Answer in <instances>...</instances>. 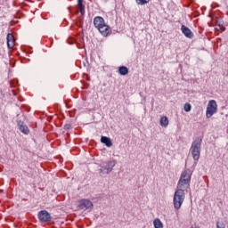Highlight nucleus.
Returning a JSON list of instances; mask_svg holds the SVG:
<instances>
[{
    "label": "nucleus",
    "instance_id": "f257e3e1",
    "mask_svg": "<svg viewBox=\"0 0 228 228\" xmlns=\"http://www.w3.org/2000/svg\"><path fill=\"white\" fill-rule=\"evenodd\" d=\"M94 26L96 28V29H98L99 33H101L102 37H110L111 34V28L106 24L104 18L101 16L94 17Z\"/></svg>",
    "mask_w": 228,
    "mask_h": 228
},
{
    "label": "nucleus",
    "instance_id": "f03ea898",
    "mask_svg": "<svg viewBox=\"0 0 228 228\" xmlns=\"http://www.w3.org/2000/svg\"><path fill=\"white\" fill-rule=\"evenodd\" d=\"M187 189L177 188L175 191L173 198V205L175 209L179 210V208L184 203V199H186V193L184 192Z\"/></svg>",
    "mask_w": 228,
    "mask_h": 228
},
{
    "label": "nucleus",
    "instance_id": "7ed1b4c3",
    "mask_svg": "<svg viewBox=\"0 0 228 228\" xmlns=\"http://www.w3.org/2000/svg\"><path fill=\"white\" fill-rule=\"evenodd\" d=\"M191 181V170L185 169L178 181L177 188H183L184 190H188L190 188V183Z\"/></svg>",
    "mask_w": 228,
    "mask_h": 228
},
{
    "label": "nucleus",
    "instance_id": "20e7f679",
    "mask_svg": "<svg viewBox=\"0 0 228 228\" xmlns=\"http://www.w3.org/2000/svg\"><path fill=\"white\" fill-rule=\"evenodd\" d=\"M202 147V139L201 138H196L191 146V154L194 159V161H199L200 159V151Z\"/></svg>",
    "mask_w": 228,
    "mask_h": 228
},
{
    "label": "nucleus",
    "instance_id": "39448f33",
    "mask_svg": "<svg viewBox=\"0 0 228 228\" xmlns=\"http://www.w3.org/2000/svg\"><path fill=\"white\" fill-rule=\"evenodd\" d=\"M117 165V160H108L106 162L102 163L101 168L99 169L100 175H104L106 174H111L113 172V168Z\"/></svg>",
    "mask_w": 228,
    "mask_h": 228
},
{
    "label": "nucleus",
    "instance_id": "423d86ee",
    "mask_svg": "<svg viewBox=\"0 0 228 228\" xmlns=\"http://www.w3.org/2000/svg\"><path fill=\"white\" fill-rule=\"evenodd\" d=\"M218 111V104H216V101L210 100L207 105L206 117L207 118H211L215 113Z\"/></svg>",
    "mask_w": 228,
    "mask_h": 228
},
{
    "label": "nucleus",
    "instance_id": "0eeeda50",
    "mask_svg": "<svg viewBox=\"0 0 228 228\" xmlns=\"http://www.w3.org/2000/svg\"><path fill=\"white\" fill-rule=\"evenodd\" d=\"M37 218L39 222L43 224H47V222H51L53 220V216H51V214L47 212V210H41L37 214Z\"/></svg>",
    "mask_w": 228,
    "mask_h": 228
},
{
    "label": "nucleus",
    "instance_id": "6e6552de",
    "mask_svg": "<svg viewBox=\"0 0 228 228\" xmlns=\"http://www.w3.org/2000/svg\"><path fill=\"white\" fill-rule=\"evenodd\" d=\"M78 207L80 209H92L94 204L89 200H80L78 201Z\"/></svg>",
    "mask_w": 228,
    "mask_h": 228
},
{
    "label": "nucleus",
    "instance_id": "1a4fd4ad",
    "mask_svg": "<svg viewBox=\"0 0 228 228\" xmlns=\"http://www.w3.org/2000/svg\"><path fill=\"white\" fill-rule=\"evenodd\" d=\"M6 40L8 49H13V47H15V37H13V34H7Z\"/></svg>",
    "mask_w": 228,
    "mask_h": 228
},
{
    "label": "nucleus",
    "instance_id": "9d476101",
    "mask_svg": "<svg viewBox=\"0 0 228 228\" xmlns=\"http://www.w3.org/2000/svg\"><path fill=\"white\" fill-rule=\"evenodd\" d=\"M181 31L186 38H193V32L188 27L182 25Z\"/></svg>",
    "mask_w": 228,
    "mask_h": 228
},
{
    "label": "nucleus",
    "instance_id": "9b49d317",
    "mask_svg": "<svg viewBox=\"0 0 228 228\" xmlns=\"http://www.w3.org/2000/svg\"><path fill=\"white\" fill-rule=\"evenodd\" d=\"M18 126L21 133H23L24 134H29V128H28V126L24 125V122L19 121Z\"/></svg>",
    "mask_w": 228,
    "mask_h": 228
},
{
    "label": "nucleus",
    "instance_id": "f8f14e48",
    "mask_svg": "<svg viewBox=\"0 0 228 228\" xmlns=\"http://www.w3.org/2000/svg\"><path fill=\"white\" fill-rule=\"evenodd\" d=\"M102 143H104L106 147H112L113 142H111V139L110 137L102 136L101 138Z\"/></svg>",
    "mask_w": 228,
    "mask_h": 228
},
{
    "label": "nucleus",
    "instance_id": "ddd939ff",
    "mask_svg": "<svg viewBox=\"0 0 228 228\" xmlns=\"http://www.w3.org/2000/svg\"><path fill=\"white\" fill-rule=\"evenodd\" d=\"M118 72L120 76H127L129 74V69H127L126 66H120L118 68Z\"/></svg>",
    "mask_w": 228,
    "mask_h": 228
},
{
    "label": "nucleus",
    "instance_id": "4468645a",
    "mask_svg": "<svg viewBox=\"0 0 228 228\" xmlns=\"http://www.w3.org/2000/svg\"><path fill=\"white\" fill-rule=\"evenodd\" d=\"M159 124L161 127H167L168 126V118L167 116H164L160 118Z\"/></svg>",
    "mask_w": 228,
    "mask_h": 228
},
{
    "label": "nucleus",
    "instance_id": "2eb2a0df",
    "mask_svg": "<svg viewBox=\"0 0 228 228\" xmlns=\"http://www.w3.org/2000/svg\"><path fill=\"white\" fill-rule=\"evenodd\" d=\"M78 3V10L81 15H85V4H83V0H77Z\"/></svg>",
    "mask_w": 228,
    "mask_h": 228
},
{
    "label": "nucleus",
    "instance_id": "dca6fc26",
    "mask_svg": "<svg viewBox=\"0 0 228 228\" xmlns=\"http://www.w3.org/2000/svg\"><path fill=\"white\" fill-rule=\"evenodd\" d=\"M153 225H154V228H163V223H161V220L159 219H155L153 221Z\"/></svg>",
    "mask_w": 228,
    "mask_h": 228
},
{
    "label": "nucleus",
    "instance_id": "f3484780",
    "mask_svg": "<svg viewBox=\"0 0 228 228\" xmlns=\"http://www.w3.org/2000/svg\"><path fill=\"white\" fill-rule=\"evenodd\" d=\"M183 110H184V111H186V113L191 111V104H190V103H188V102L185 103V104L183 105Z\"/></svg>",
    "mask_w": 228,
    "mask_h": 228
},
{
    "label": "nucleus",
    "instance_id": "a211bd4d",
    "mask_svg": "<svg viewBox=\"0 0 228 228\" xmlns=\"http://www.w3.org/2000/svg\"><path fill=\"white\" fill-rule=\"evenodd\" d=\"M137 4H140V5H143V4H147L149 3V1L147 0H135Z\"/></svg>",
    "mask_w": 228,
    "mask_h": 228
},
{
    "label": "nucleus",
    "instance_id": "6ab92c4d",
    "mask_svg": "<svg viewBox=\"0 0 228 228\" xmlns=\"http://www.w3.org/2000/svg\"><path fill=\"white\" fill-rule=\"evenodd\" d=\"M217 31H220V33H224L225 31V27L224 26H219L216 28Z\"/></svg>",
    "mask_w": 228,
    "mask_h": 228
},
{
    "label": "nucleus",
    "instance_id": "aec40b11",
    "mask_svg": "<svg viewBox=\"0 0 228 228\" xmlns=\"http://www.w3.org/2000/svg\"><path fill=\"white\" fill-rule=\"evenodd\" d=\"M216 227H217V228H225V226L224 225V224H220L219 222H217Z\"/></svg>",
    "mask_w": 228,
    "mask_h": 228
},
{
    "label": "nucleus",
    "instance_id": "412c9836",
    "mask_svg": "<svg viewBox=\"0 0 228 228\" xmlns=\"http://www.w3.org/2000/svg\"><path fill=\"white\" fill-rule=\"evenodd\" d=\"M70 127H72V126H70V124H66V125L64 126V129H66V130L70 129Z\"/></svg>",
    "mask_w": 228,
    "mask_h": 228
}]
</instances>
